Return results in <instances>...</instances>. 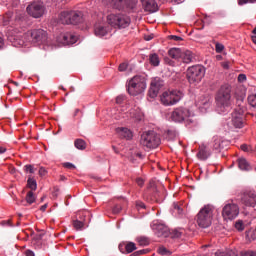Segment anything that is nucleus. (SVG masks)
<instances>
[{"mask_svg": "<svg viewBox=\"0 0 256 256\" xmlns=\"http://www.w3.org/2000/svg\"><path fill=\"white\" fill-rule=\"evenodd\" d=\"M141 145H143V147H147V149H157V147L161 145V137L159 134L149 131L142 134Z\"/></svg>", "mask_w": 256, "mask_h": 256, "instance_id": "nucleus-8", "label": "nucleus"}, {"mask_svg": "<svg viewBox=\"0 0 256 256\" xmlns=\"http://www.w3.org/2000/svg\"><path fill=\"white\" fill-rule=\"evenodd\" d=\"M39 175L40 177H45V175H47V169H45L44 167H40Z\"/></svg>", "mask_w": 256, "mask_h": 256, "instance_id": "nucleus-48", "label": "nucleus"}, {"mask_svg": "<svg viewBox=\"0 0 256 256\" xmlns=\"http://www.w3.org/2000/svg\"><path fill=\"white\" fill-rule=\"evenodd\" d=\"M147 88V84L145 83V78L141 76H134L127 85V91L129 95L137 96L141 95L143 91Z\"/></svg>", "mask_w": 256, "mask_h": 256, "instance_id": "nucleus-5", "label": "nucleus"}, {"mask_svg": "<svg viewBox=\"0 0 256 256\" xmlns=\"http://www.w3.org/2000/svg\"><path fill=\"white\" fill-rule=\"evenodd\" d=\"M174 207V211L178 214V215H182L183 214V208H181V206H179V204L174 203L173 204Z\"/></svg>", "mask_w": 256, "mask_h": 256, "instance_id": "nucleus-42", "label": "nucleus"}, {"mask_svg": "<svg viewBox=\"0 0 256 256\" xmlns=\"http://www.w3.org/2000/svg\"><path fill=\"white\" fill-rule=\"evenodd\" d=\"M180 61H183V63H191V61H193V53L189 50H182Z\"/></svg>", "mask_w": 256, "mask_h": 256, "instance_id": "nucleus-24", "label": "nucleus"}, {"mask_svg": "<svg viewBox=\"0 0 256 256\" xmlns=\"http://www.w3.org/2000/svg\"><path fill=\"white\" fill-rule=\"evenodd\" d=\"M24 38L29 43H37L45 47H57V45L51 43V40L47 37V32L43 29L30 30L24 34Z\"/></svg>", "mask_w": 256, "mask_h": 256, "instance_id": "nucleus-1", "label": "nucleus"}, {"mask_svg": "<svg viewBox=\"0 0 256 256\" xmlns=\"http://www.w3.org/2000/svg\"><path fill=\"white\" fill-rule=\"evenodd\" d=\"M83 21V13L75 11H64L60 14V22L63 25H77Z\"/></svg>", "mask_w": 256, "mask_h": 256, "instance_id": "nucleus-10", "label": "nucleus"}, {"mask_svg": "<svg viewBox=\"0 0 256 256\" xmlns=\"http://www.w3.org/2000/svg\"><path fill=\"white\" fill-rule=\"evenodd\" d=\"M240 256H256V251H252V250L241 251Z\"/></svg>", "mask_w": 256, "mask_h": 256, "instance_id": "nucleus-39", "label": "nucleus"}, {"mask_svg": "<svg viewBox=\"0 0 256 256\" xmlns=\"http://www.w3.org/2000/svg\"><path fill=\"white\" fill-rule=\"evenodd\" d=\"M113 213L117 215V213H121V206L120 205H115L113 208Z\"/></svg>", "mask_w": 256, "mask_h": 256, "instance_id": "nucleus-52", "label": "nucleus"}, {"mask_svg": "<svg viewBox=\"0 0 256 256\" xmlns=\"http://www.w3.org/2000/svg\"><path fill=\"white\" fill-rule=\"evenodd\" d=\"M238 167L241 171H249V169H251L249 162H247L245 158L238 159Z\"/></svg>", "mask_w": 256, "mask_h": 256, "instance_id": "nucleus-29", "label": "nucleus"}, {"mask_svg": "<svg viewBox=\"0 0 256 256\" xmlns=\"http://www.w3.org/2000/svg\"><path fill=\"white\" fill-rule=\"evenodd\" d=\"M165 63H167V65H170V66H174L175 65V62H173L172 60H170L169 58H166L165 59Z\"/></svg>", "mask_w": 256, "mask_h": 256, "instance_id": "nucleus-57", "label": "nucleus"}, {"mask_svg": "<svg viewBox=\"0 0 256 256\" xmlns=\"http://www.w3.org/2000/svg\"><path fill=\"white\" fill-rule=\"evenodd\" d=\"M119 71H127V63H121L118 67Z\"/></svg>", "mask_w": 256, "mask_h": 256, "instance_id": "nucleus-51", "label": "nucleus"}, {"mask_svg": "<svg viewBox=\"0 0 256 256\" xmlns=\"http://www.w3.org/2000/svg\"><path fill=\"white\" fill-rule=\"evenodd\" d=\"M63 167H65L66 169H75V165H73L70 162H66L63 164Z\"/></svg>", "mask_w": 256, "mask_h": 256, "instance_id": "nucleus-49", "label": "nucleus"}, {"mask_svg": "<svg viewBox=\"0 0 256 256\" xmlns=\"http://www.w3.org/2000/svg\"><path fill=\"white\" fill-rule=\"evenodd\" d=\"M27 187L31 189V191H37V181L29 177L27 180Z\"/></svg>", "mask_w": 256, "mask_h": 256, "instance_id": "nucleus-33", "label": "nucleus"}, {"mask_svg": "<svg viewBox=\"0 0 256 256\" xmlns=\"http://www.w3.org/2000/svg\"><path fill=\"white\" fill-rule=\"evenodd\" d=\"M252 41H253V43H255V45H256V35H255V36H252Z\"/></svg>", "mask_w": 256, "mask_h": 256, "instance_id": "nucleus-64", "label": "nucleus"}, {"mask_svg": "<svg viewBox=\"0 0 256 256\" xmlns=\"http://www.w3.org/2000/svg\"><path fill=\"white\" fill-rule=\"evenodd\" d=\"M74 145L76 149H79L80 151H84V149H87V142H85V140L83 139H76Z\"/></svg>", "mask_w": 256, "mask_h": 256, "instance_id": "nucleus-32", "label": "nucleus"}, {"mask_svg": "<svg viewBox=\"0 0 256 256\" xmlns=\"http://www.w3.org/2000/svg\"><path fill=\"white\" fill-rule=\"evenodd\" d=\"M182 53H183V50H181V48H172L168 51V55L172 59H178V60H181Z\"/></svg>", "mask_w": 256, "mask_h": 256, "instance_id": "nucleus-27", "label": "nucleus"}, {"mask_svg": "<svg viewBox=\"0 0 256 256\" xmlns=\"http://www.w3.org/2000/svg\"><path fill=\"white\" fill-rule=\"evenodd\" d=\"M141 3L144 11H148L149 13H155V11H158L159 9V6L155 0H141Z\"/></svg>", "mask_w": 256, "mask_h": 256, "instance_id": "nucleus-20", "label": "nucleus"}, {"mask_svg": "<svg viewBox=\"0 0 256 256\" xmlns=\"http://www.w3.org/2000/svg\"><path fill=\"white\" fill-rule=\"evenodd\" d=\"M197 107L199 109H205L207 110L210 103H209V97L202 96L199 98V100L196 102Z\"/></svg>", "mask_w": 256, "mask_h": 256, "instance_id": "nucleus-25", "label": "nucleus"}, {"mask_svg": "<svg viewBox=\"0 0 256 256\" xmlns=\"http://www.w3.org/2000/svg\"><path fill=\"white\" fill-rule=\"evenodd\" d=\"M73 227L76 229V231H81V229L85 227V223H83V221L74 220Z\"/></svg>", "mask_w": 256, "mask_h": 256, "instance_id": "nucleus-35", "label": "nucleus"}, {"mask_svg": "<svg viewBox=\"0 0 256 256\" xmlns=\"http://www.w3.org/2000/svg\"><path fill=\"white\" fill-rule=\"evenodd\" d=\"M197 157H198V159H201V161L207 160V158L209 157V154L207 153V150H206L205 146H201L199 148V151L197 153Z\"/></svg>", "mask_w": 256, "mask_h": 256, "instance_id": "nucleus-30", "label": "nucleus"}, {"mask_svg": "<svg viewBox=\"0 0 256 256\" xmlns=\"http://www.w3.org/2000/svg\"><path fill=\"white\" fill-rule=\"evenodd\" d=\"M136 209H138V211H141V209H147V206H145V203H143L142 201H136Z\"/></svg>", "mask_w": 256, "mask_h": 256, "instance_id": "nucleus-43", "label": "nucleus"}, {"mask_svg": "<svg viewBox=\"0 0 256 256\" xmlns=\"http://www.w3.org/2000/svg\"><path fill=\"white\" fill-rule=\"evenodd\" d=\"M235 227H236L237 231H243V229H245V226L243 225V221L236 222Z\"/></svg>", "mask_w": 256, "mask_h": 256, "instance_id": "nucleus-44", "label": "nucleus"}, {"mask_svg": "<svg viewBox=\"0 0 256 256\" xmlns=\"http://www.w3.org/2000/svg\"><path fill=\"white\" fill-rule=\"evenodd\" d=\"M138 244L141 246V247H147V245H149V239L145 238V237H140L138 238Z\"/></svg>", "mask_w": 256, "mask_h": 256, "instance_id": "nucleus-37", "label": "nucleus"}, {"mask_svg": "<svg viewBox=\"0 0 256 256\" xmlns=\"http://www.w3.org/2000/svg\"><path fill=\"white\" fill-rule=\"evenodd\" d=\"M151 39H153V35L145 36L146 41H151Z\"/></svg>", "mask_w": 256, "mask_h": 256, "instance_id": "nucleus-62", "label": "nucleus"}, {"mask_svg": "<svg viewBox=\"0 0 256 256\" xmlns=\"http://www.w3.org/2000/svg\"><path fill=\"white\" fill-rule=\"evenodd\" d=\"M124 101H125V96L120 95V96H117V97H116V103H117L118 105H121V103H123Z\"/></svg>", "mask_w": 256, "mask_h": 256, "instance_id": "nucleus-46", "label": "nucleus"}, {"mask_svg": "<svg viewBox=\"0 0 256 256\" xmlns=\"http://www.w3.org/2000/svg\"><path fill=\"white\" fill-rule=\"evenodd\" d=\"M237 101H243L245 99V94H241L240 96H236Z\"/></svg>", "mask_w": 256, "mask_h": 256, "instance_id": "nucleus-60", "label": "nucleus"}, {"mask_svg": "<svg viewBox=\"0 0 256 256\" xmlns=\"http://www.w3.org/2000/svg\"><path fill=\"white\" fill-rule=\"evenodd\" d=\"M232 125L236 127V129L243 128V125H245V114L241 110H235L232 113Z\"/></svg>", "mask_w": 256, "mask_h": 256, "instance_id": "nucleus-16", "label": "nucleus"}, {"mask_svg": "<svg viewBox=\"0 0 256 256\" xmlns=\"http://www.w3.org/2000/svg\"><path fill=\"white\" fill-rule=\"evenodd\" d=\"M25 255L26 256H35V253L33 251H31V250H26L25 251Z\"/></svg>", "mask_w": 256, "mask_h": 256, "instance_id": "nucleus-59", "label": "nucleus"}, {"mask_svg": "<svg viewBox=\"0 0 256 256\" xmlns=\"http://www.w3.org/2000/svg\"><path fill=\"white\" fill-rule=\"evenodd\" d=\"M242 203L246 207H255L256 206V194L255 192H247L242 197Z\"/></svg>", "mask_w": 256, "mask_h": 256, "instance_id": "nucleus-18", "label": "nucleus"}, {"mask_svg": "<svg viewBox=\"0 0 256 256\" xmlns=\"http://www.w3.org/2000/svg\"><path fill=\"white\" fill-rule=\"evenodd\" d=\"M107 21L115 29H127L131 25V18L125 14H110Z\"/></svg>", "mask_w": 256, "mask_h": 256, "instance_id": "nucleus-6", "label": "nucleus"}, {"mask_svg": "<svg viewBox=\"0 0 256 256\" xmlns=\"http://www.w3.org/2000/svg\"><path fill=\"white\" fill-rule=\"evenodd\" d=\"M216 106L220 113H225L231 107V86L225 84L221 86L216 95Z\"/></svg>", "mask_w": 256, "mask_h": 256, "instance_id": "nucleus-2", "label": "nucleus"}, {"mask_svg": "<svg viewBox=\"0 0 256 256\" xmlns=\"http://www.w3.org/2000/svg\"><path fill=\"white\" fill-rule=\"evenodd\" d=\"M203 77H205V67L201 65H195L188 68L187 79L189 83H199Z\"/></svg>", "mask_w": 256, "mask_h": 256, "instance_id": "nucleus-11", "label": "nucleus"}, {"mask_svg": "<svg viewBox=\"0 0 256 256\" xmlns=\"http://www.w3.org/2000/svg\"><path fill=\"white\" fill-rule=\"evenodd\" d=\"M102 3L107 7L128 13H133L137 9V0H102Z\"/></svg>", "mask_w": 256, "mask_h": 256, "instance_id": "nucleus-3", "label": "nucleus"}, {"mask_svg": "<svg viewBox=\"0 0 256 256\" xmlns=\"http://www.w3.org/2000/svg\"><path fill=\"white\" fill-rule=\"evenodd\" d=\"M238 81L243 83V81H247V76L245 74H239Z\"/></svg>", "mask_w": 256, "mask_h": 256, "instance_id": "nucleus-50", "label": "nucleus"}, {"mask_svg": "<svg viewBox=\"0 0 256 256\" xmlns=\"http://www.w3.org/2000/svg\"><path fill=\"white\" fill-rule=\"evenodd\" d=\"M170 38L173 39V41H183V38L175 35H171Z\"/></svg>", "mask_w": 256, "mask_h": 256, "instance_id": "nucleus-56", "label": "nucleus"}, {"mask_svg": "<svg viewBox=\"0 0 256 256\" xmlns=\"http://www.w3.org/2000/svg\"><path fill=\"white\" fill-rule=\"evenodd\" d=\"M158 252L160 253V255H167V248L165 247H160L158 249Z\"/></svg>", "mask_w": 256, "mask_h": 256, "instance_id": "nucleus-54", "label": "nucleus"}, {"mask_svg": "<svg viewBox=\"0 0 256 256\" xmlns=\"http://www.w3.org/2000/svg\"><path fill=\"white\" fill-rule=\"evenodd\" d=\"M225 141H223V139H221L220 137H215L214 138V143H213V149L215 151H221V149H224V144Z\"/></svg>", "mask_w": 256, "mask_h": 256, "instance_id": "nucleus-28", "label": "nucleus"}, {"mask_svg": "<svg viewBox=\"0 0 256 256\" xmlns=\"http://www.w3.org/2000/svg\"><path fill=\"white\" fill-rule=\"evenodd\" d=\"M46 3H47V0L33 1L26 8L28 15H30L31 17H34V19H39L40 17H43V15H45Z\"/></svg>", "mask_w": 256, "mask_h": 256, "instance_id": "nucleus-9", "label": "nucleus"}, {"mask_svg": "<svg viewBox=\"0 0 256 256\" xmlns=\"http://www.w3.org/2000/svg\"><path fill=\"white\" fill-rule=\"evenodd\" d=\"M33 203H35V194L33 191H29L26 195V200L20 201L19 205L27 207L28 205H33Z\"/></svg>", "mask_w": 256, "mask_h": 256, "instance_id": "nucleus-23", "label": "nucleus"}, {"mask_svg": "<svg viewBox=\"0 0 256 256\" xmlns=\"http://www.w3.org/2000/svg\"><path fill=\"white\" fill-rule=\"evenodd\" d=\"M181 99H183V92L179 90L166 91L160 96V101L165 107L177 105Z\"/></svg>", "mask_w": 256, "mask_h": 256, "instance_id": "nucleus-7", "label": "nucleus"}, {"mask_svg": "<svg viewBox=\"0 0 256 256\" xmlns=\"http://www.w3.org/2000/svg\"><path fill=\"white\" fill-rule=\"evenodd\" d=\"M7 152V148L0 146V155H3V153Z\"/></svg>", "mask_w": 256, "mask_h": 256, "instance_id": "nucleus-61", "label": "nucleus"}, {"mask_svg": "<svg viewBox=\"0 0 256 256\" xmlns=\"http://www.w3.org/2000/svg\"><path fill=\"white\" fill-rule=\"evenodd\" d=\"M248 103L251 107H256V94L248 96Z\"/></svg>", "mask_w": 256, "mask_h": 256, "instance_id": "nucleus-38", "label": "nucleus"}, {"mask_svg": "<svg viewBox=\"0 0 256 256\" xmlns=\"http://www.w3.org/2000/svg\"><path fill=\"white\" fill-rule=\"evenodd\" d=\"M151 227L157 237H169V227L165 224L154 221Z\"/></svg>", "mask_w": 256, "mask_h": 256, "instance_id": "nucleus-14", "label": "nucleus"}, {"mask_svg": "<svg viewBox=\"0 0 256 256\" xmlns=\"http://www.w3.org/2000/svg\"><path fill=\"white\" fill-rule=\"evenodd\" d=\"M149 63L152 65V67H159L161 63V58L159 57V54L152 53L149 55Z\"/></svg>", "mask_w": 256, "mask_h": 256, "instance_id": "nucleus-26", "label": "nucleus"}, {"mask_svg": "<svg viewBox=\"0 0 256 256\" xmlns=\"http://www.w3.org/2000/svg\"><path fill=\"white\" fill-rule=\"evenodd\" d=\"M125 249H126V253H133V251H135L137 247L135 246V243L129 242L128 244H126Z\"/></svg>", "mask_w": 256, "mask_h": 256, "instance_id": "nucleus-36", "label": "nucleus"}, {"mask_svg": "<svg viewBox=\"0 0 256 256\" xmlns=\"http://www.w3.org/2000/svg\"><path fill=\"white\" fill-rule=\"evenodd\" d=\"M46 209H47V204H44V205L41 206V208H40L41 211H46Z\"/></svg>", "mask_w": 256, "mask_h": 256, "instance_id": "nucleus-63", "label": "nucleus"}, {"mask_svg": "<svg viewBox=\"0 0 256 256\" xmlns=\"http://www.w3.org/2000/svg\"><path fill=\"white\" fill-rule=\"evenodd\" d=\"M239 5H245L247 3H256V0H238Z\"/></svg>", "mask_w": 256, "mask_h": 256, "instance_id": "nucleus-47", "label": "nucleus"}, {"mask_svg": "<svg viewBox=\"0 0 256 256\" xmlns=\"http://www.w3.org/2000/svg\"><path fill=\"white\" fill-rule=\"evenodd\" d=\"M241 150L245 152H249V146L246 144L241 145Z\"/></svg>", "mask_w": 256, "mask_h": 256, "instance_id": "nucleus-58", "label": "nucleus"}, {"mask_svg": "<svg viewBox=\"0 0 256 256\" xmlns=\"http://www.w3.org/2000/svg\"><path fill=\"white\" fill-rule=\"evenodd\" d=\"M213 221V206L205 205L197 214V223L199 227L207 229L211 227Z\"/></svg>", "mask_w": 256, "mask_h": 256, "instance_id": "nucleus-4", "label": "nucleus"}, {"mask_svg": "<svg viewBox=\"0 0 256 256\" xmlns=\"http://www.w3.org/2000/svg\"><path fill=\"white\" fill-rule=\"evenodd\" d=\"M11 19H13V12H7L3 16V25H9L11 23Z\"/></svg>", "mask_w": 256, "mask_h": 256, "instance_id": "nucleus-34", "label": "nucleus"}, {"mask_svg": "<svg viewBox=\"0 0 256 256\" xmlns=\"http://www.w3.org/2000/svg\"><path fill=\"white\" fill-rule=\"evenodd\" d=\"M109 26L107 25H98L95 26L94 33L96 37H105L109 33Z\"/></svg>", "mask_w": 256, "mask_h": 256, "instance_id": "nucleus-21", "label": "nucleus"}, {"mask_svg": "<svg viewBox=\"0 0 256 256\" xmlns=\"http://www.w3.org/2000/svg\"><path fill=\"white\" fill-rule=\"evenodd\" d=\"M116 133H118L119 137L122 139H131L133 137V133L128 128H117Z\"/></svg>", "mask_w": 256, "mask_h": 256, "instance_id": "nucleus-22", "label": "nucleus"}, {"mask_svg": "<svg viewBox=\"0 0 256 256\" xmlns=\"http://www.w3.org/2000/svg\"><path fill=\"white\" fill-rule=\"evenodd\" d=\"M172 239H181V237H183V235H185V230L183 229H174L172 230V232L170 233Z\"/></svg>", "mask_w": 256, "mask_h": 256, "instance_id": "nucleus-31", "label": "nucleus"}, {"mask_svg": "<svg viewBox=\"0 0 256 256\" xmlns=\"http://www.w3.org/2000/svg\"><path fill=\"white\" fill-rule=\"evenodd\" d=\"M136 183L139 187H143V185H145V181L143 180V178H137Z\"/></svg>", "mask_w": 256, "mask_h": 256, "instance_id": "nucleus-53", "label": "nucleus"}, {"mask_svg": "<svg viewBox=\"0 0 256 256\" xmlns=\"http://www.w3.org/2000/svg\"><path fill=\"white\" fill-rule=\"evenodd\" d=\"M215 256H235V252H216Z\"/></svg>", "mask_w": 256, "mask_h": 256, "instance_id": "nucleus-41", "label": "nucleus"}, {"mask_svg": "<svg viewBox=\"0 0 256 256\" xmlns=\"http://www.w3.org/2000/svg\"><path fill=\"white\" fill-rule=\"evenodd\" d=\"M24 171H26V173H35V168L33 167V165L28 164L24 166Z\"/></svg>", "mask_w": 256, "mask_h": 256, "instance_id": "nucleus-40", "label": "nucleus"}, {"mask_svg": "<svg viewBox=\"0 0 256 256\" xmlns=\"http://www.w3.org/2000/svg\"><path fill=\"white\" fill-rule=\"evenodd\" d=\"M127 117L133 119V121H141V119H143V112H141L138 106H134L127 112Z\"/></svg>", "mask_w": 256, "mask_h": 256, "instance_id": "nucleus-19", "label": "nucleus"}, {"mask_svg": "<svg viewBox=\"0 0 256 256\" xmlns=\"http://www.w3.org/2000/svg\"><path fill=\"white\" fill-rule=\"evenodd\" d=\"M222 215L224 219H235L239 215V206L237 204H227L223 208Z\"/></svg>", "mask_w": 256, "mask_h": 256, "instance_id": "nucleus-13", "label": "nucleus"}, {"mask_svg": "<svg viewBox=\"0 0 256 256\" xmlns=\"http://www.w3.org/2000/svg\"><path fill=\"white\" fill-rule=\"evenodd\" d=\"M216 53H222L223 49H225V46L221 43H216L215 45Z\"/></svg>", "mask_w": 256, "mask_h": 256, "instance_id": "nucleus-45", "label": "nucleus"}, {"mask_svg": "<svg viewBox=\"0 0 256 256\" xmlns=\"http://www.w3.org/2000/svg\"><path fill=\"white\" fill-rule=\"evenodd\" d=\"M191 117V111L187 108H177L172 112L171 119L176 123H181L185 119Z\"/></svg>", "mask_w": 256, "mask_h": 256, "instance_id": "nucleus-12", "label": "nucleus"}, {"mask_svg": "<svg viewBox=\"0 0 256 256\" xmlns=\"http://www.w3.org/2000/svg\"><path fill=\"white\" fill-rule=\"evenodd\" d=\"M145 254H147V250H145V249L136 251V252L134 253V255H136V256L145 255Z\"/></svg>", "mask_w": 256, "mask_h": 256, "instance_id": "nucleus-55", "label": "nucleus"}, {"mask_svg": "<svg viewBox=\"0 0 256 256\" xmlns=\"http://www.w3.org/2000/svg\"><path fill=\"white\" fill-rule=\"evenodd\" d=\"M164 85L165 83L163 82V80H161V78H154L151 82V86L149 89V96L152 99H155V97L158 95L159 91Z\"/></svg>", "mask_w": 256, "mask_h": 256, "instance_id": "nucleus-15", "label": "nucleus"}, {"mask_svg": "<svg viewBox=\"0 0 256 256\" xmlns=\"http://www.w3.org/2000/svg\"><path fill=\"white\" fill-rule=\"evenodd\" d=\"M58 45H73L77 43V36L73 34H62L57 38Z\"/></svg>", "mask_w": 256, "mask_h": 256, "instance_id": "nucleus-17", "label": "nucleus"}]
</instances>
